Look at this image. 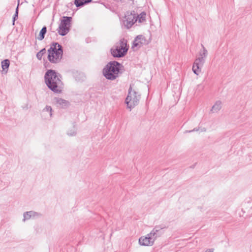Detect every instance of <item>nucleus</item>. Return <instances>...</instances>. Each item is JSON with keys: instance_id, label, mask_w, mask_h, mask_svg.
Instances as JSON below:
<instances>
[{"instance_id": "3", "label": "nucleus", "mask_w": 252, "mask_h": 252, "mask_svg": "<svg viewBox=\"0 0 252 252\" xmlns=\"http://www.w3.org/2000/svg\"><path fill=\"white\" fill-rule=\"evenodd\" d=\"M47 51V58L50 63H57L61 62L63 55V48L60 44L53 42Z\"/></svg>"}, {"instance_id": "16", "label": "nucleus", "mask_w": 252, "mask_h": 252, "mask_svg": "<svg viewBox=\"0 0 252 252\" xmlns=\"http://www.w3.org/2000/svg\"><path fill=\"white\" fill-rule=\"evenodd\" d=\"M92 0H74V3L77 7H81L92 1Z\"/></svg>"}, {"instance_id": "4", "label": "nucleus", "mask_w": 252, "mask_h": 252, "mask_svg": "<svg viewBox=\"0 0 252 252\" xmlns=\"http://www.w3.org/2000/svg\"><path fill=\"white\" fill-rule=\"evenodd\" d=\"M140 99V94L135 90H132L131 85H130L128 94L125 100L127 108L131 110L132 108L138 105Z\"/></svg>"}, {"instance_id": "2", "label": "nucleus", "mask_w": 252, "mask_h": 252, "mask_svg": "<svg viewBox=\"0 0 252 252\" xmlns=\"http://www.w3.org/2000/svg\"><path fill=\"white\" fill-rule=\"evenodd\" d=\"M123 65L118 62L111 61L109 62L103 68L102 73L108 80H114L119 77L121 68Z\"/></svg>"}, {"instance_id": "18", "label": "nucleus", "mask_w": 252, "mask_h": 252, "mask_svg": "<svg viewBox=\"0 0 252 252\" xmlns=\"http://www.w3.org/2000/svg\"><path fill=\"white\" fill-rule=\"evenodd\" d=\"M146 15L145 12H142L139 15H136L137 21L138 20L139 23H141L145 21Z\"/></svg>"}, {"instance_id": "12", "label": "nucleus", "mask_w": 252, "mask_h": 252, "mask_svg": "<svg viewBox=\"0 0 252 252\" xmlns=\"http://www.w3.org/2000/svg\"><path fill=\"white\" fill-rule=\"evenodd\" d=\"M54 100L56 104L62 108H66L68 107L70 104L68 101L61 98L56 97L54 98Z\"/></svg>"}, {"instance_id": "24", "label": "nucleus", "mask_w": 252, "mask_h": 252, "mask_svg": "<svg viewBox=\"0 0 252 252\" xmlns=\"http://www.w3.org/2000/svg\"><path fill=\"white\" fill-rule=\"evenodd\" d=\"M76 134V131L75 130H70L67 132V135L69 136H75Z\"/></svg>"}, {"instance_id": "21", "label": "nucleus", "mask_w": 252, "mask_h": 252, "mask_svg": "<svg viewBox=\"0 0 252 252\" xmlns=\"http://www.w3.org/2000/svg\"><path fill=\"white\" fill-rule=\"evenodd\" d=\"M42 112H48L49 117L51 118L52 117V108L50 106L46 105V106L43 109Z\"/></svg>"}, {"instance_id": "9", "label": "nucleus", "mask_w": 252, "mask_h": 252, "mask_svg": "<svg viewBox=\"0 0 252 252\" xmlns=\"http://www.w3.org/2000/svg\"><path fill=\"white\" fill-rule=\"evenodd\" d=\"M127 53V49L121 50L119 46H116L115 48L111 49V54L114 58H122L124 57Z\"/></svg>"}, {"instance_id": "1", "label": "nucleus", "mask_w": 252, "mask_h": 252, "mask_svg": "<svg viewBox=\"0 0 252 252\" xmlns=\"http://www.w3.org/2000/svg\"><path fill=\"white\" fill-rule=\"evenodd\" d=\"M61 75L55 70L49 69L45 74V82L48 88L54 93H62L63 82L61 81Z\"/></svg>"}, {"instance_id": "23", "label": "nucleus", "mask_w": 252, "mask_h": 252, "mask_svg": "<svg viewBox=\"0 0 252 252\" xmlns=\"http://www.w3.org/2000/svg\"><path fill=\"white\" fill-rule=\"evenodd\" d=\"M18 5L17 6V7L16 8V10H15V13L13 16V18H12V25H15V21L18 18Z\"/></svg>"}, {"instance_id": "13", "label": "nucleus", "mask_w": 252, "mask_h": 252, "mask_svg": "<svg viewBox=\"0 0 252 252\" xmlns=\"http://www.w3.org/2000/svg\"><path fill=\"white\" fill-rule=\"evenodd\" d=\"M222 103L220 100L217 101L212 107L211 111L212 113H217L219 111L222 107Z\"/></svg>"}, {"instance_id": "8", "label": "nucleus", "mask_w": 252, "mask_h": 252, "mask_svg": "<svg viewBox=\"0 0 252 252\" xmlns=\"http://www.w3.org/2000/svg\"><path fill=\"white\" fill-rule=\"evenodd\" d=\"M167 228L166 226L162 225H156L155 226L150 233H149V235L152 236V238L155 241V240L158 237L161 236L164 232V229Z\"/></svg>"}, {"instance_id": "15", "label": "nucleus", "mask_w": 252, "mask_h": 252, "mask_svg": "<svg viewBox=\"0 0 252 252\" xmlns=\"http://www.w3.org/2000/svg\"><path fill=\"white\" fill-rule=\"evenodd\" d=\"M119 47L121 48V49L124 50L126 49L127 52L129 48V45L127 44V40L124 38H122L120 40L119 42Z\"/></svg>"}, {"instance_id": "19", "label": "nucleus", "mask_w": 252, "mask_h": 252, "mask_svg": "<svg viewBox=\"0 0 252 252\" xmlns=\"http://www.w3.org/2000/svg\"><path fill=\"white\" fill-rule=\"evenodd\" d=\"M201 47H202V50L199 52V56L206 58L208 54L207 50L203 44H201Z\"/></svg>"}, {"instance_id": "14", "label": "nucleus", "mask_w": 252, "mask_h": 252, "mask_svg": "<svg viewBox=\"0 0 252 252\" xmlns=\"http://www.w3.org/2000/svg\"><path fill=\"white\" fill-rule=\"evenodd\" d=\"M40 215V214L35 212L34 211L26 212L24 213L23 220L25 221L26 220L30 219L32 217H35Z\"/></svg>"}, {"instance_id": "22", "label": "nucleus", "mask_w": 252, "mask_h": 252, "mask_svg": "<svg viewBox=\"0 0 252 252\" xmlns=\"http://www.w3.org/2000/svg\"><path fill=\"white\" fill-rule=\"evenodd\" d=\"M46 51L45 48H43L42 49H41L39 52H38L37 53V54H36L37 58L38 60H41L43 55L46 53Z\"/></svg>"}, {"instance_id": "25", "label": "nucleus", "mask_w": 252, "mask_h": 252, "mask_svg": "<svg viewBox=\"0 0 252 252\" xmlns=\"http://www.w3.org/2000/svg\"><path fill=\"white\" fill-rule=\"evenodd\" d=\"M199 127L198 128L195 127L190 130H186L185 131V133H190V132H194V131H197L199 130Z\"/></svg>"}, {"instance_id": "11", "label": "nucleus", "mask_w": 252, "mask_h": 252, "mask_svg": "<svg viewBox=\"0 0 252 252\" xmlns=\"http://www.w3.org/2000/svg\"><path fill=\"white\" fill-rule=\"evenodd\" d=\"M146 39L143 35H138L134 39L133 41L132 48L138 47H141L142 45L146 44Z\"/></svg>"}, {"instance_id": "6", "label": "nucleus", "mask_w": 252, "mask_h": 252, "mask_svg": "<svg viewBox=\"0 0 252 252\" xmlns=\"http://www.w3.org/2000/svg\"><path fill=\"white\" fill-rule=\"evenodd\" d=\"M123 21V24L126 29H129L137 21L136 14L135 11L127 12Z\"/></svg>"}, {"instance_id": "20", "label": "nucleus", "mask_w": 252, "mask_h": 252, "mask_svg": "<svg viewBox=\"0 0 252 252\" xmlns=\"http://www.w3.org/2000/svg\"><path fill=\"white\" fill-rule=\"evenodd\" d=\"M10 62L8 59H5L1 62V66L3 70L7 69L9 66Z\"/></svg>"}, {"instance_id": "17", "label": "nucleus", "mask_w": 252, "mask_h": 252, "mask_svg": "<svg viewBox=\"0 0 252 252\" xmlns=\"http://www.w3.org/2000/svg\"><path fill=\"white\" fill-rule=\"evenodd\" d=\"M46 32H47L46 27V26L43 27L39 32V36L38 37V39L39 40H43L44 38Z\"/></svg>"}, {"instance_id": "26", "label": "nucleus", "mask_w": 252, "mask_h": 252, "mask_svg": "<svg viewBox=\"0 0 252 252\" xmlns=\"http://www.w3.org/2000/svg\"><path fill=\"white\" fill-rule=\"evenodd\" d=\"M214 250L213 249H208L205 252H213Z\"/></svg>"}, {"instance_id": "7", "label": "nucleus", "mask_w": 252, "mask_h": 252, "mask_svg": "<svg viewBox=\"0 0 252 252\" xmlns=\"http://www.w3.org/2000/svg\"><path fill=\"white\" fill-rule=\"evenodd\" d=\"M206 58L199 56L197 58L193 64L192 65V71L196 75H199L201 71V68L203 67Z\"/></svg>"}, {"instance_id": "27", "label": "nucleus", "mask_w": 252, "mask_h": 252, "mask_svg": "<svg viewBox=\"0 0 252 252\" xmlns=\"http://www.w3.org/2000/svg\"><path fill=\"white\" fill-rule=\"evenodd\" d=\"M206 129L204 127L201 129V131L202 132H205V131H206Z\"/></svg>"}, {"instance_id": "5", "label": "nucleus", "mask_w": 252, "mask_h": 252, "mask_svg": "<svg viewBox=\"0 0 252 252\" xmlns=\"http://www.w3.org/2000/svg\"><path fill=\"white\" fill-rule=\"evenodd\" d=\"M71 20V17H63V19L61 21L59 29L57 30L58 32L60 35L64 36L68 33L70 30Z\"/></svg>"}, {"instance_id": "10", "label": "nucleus", "mask_w": 252, "mask_h": 252, "mask_svg": "<svg viewBox=\"0 0 252 252\" xmlns=\"http://www.w3.org/2000/svg\"><path fill=\"white\" fill-rule=\"evenodd\" d=\"M155 242L152 236L148 234L146 236L141 237L139 239V243L141 246H151Z\"/></svg>"}]
</instances>
